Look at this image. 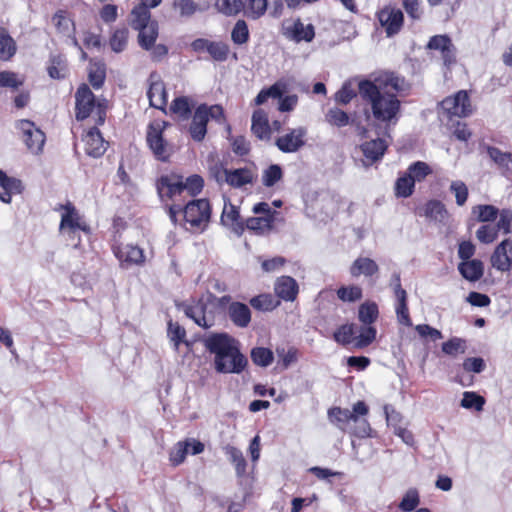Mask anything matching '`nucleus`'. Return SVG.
<instances>
[{
    "instance_id": "46",
    "label": "nucleus",
    "mask_w": 512,
    "mask_h": 512,
    "mask_svg": "<svg viewBox=\"0 0 512 512\" xmlns=\"http://www.w3.org/2000/svg\"><path fill=\"white\" fill-rule=\"evenodd\" d=\"M250 304L258 310L270 311L279 305V301L275 300L270 294H262L251 299Z\"/></svg>"
},
{
    "instance_id": "58",
    "label": "nucleus",
    "mask_w": 512,
    "mask_h": 512,
    "mask_svg": "<svg viewBox=\"0 0 512 512\" xmlns=\"http://www.w3.org/2000/svg\"><path fill=\"white\" fill-rule=\"evenodd\" d=\"M337 295L344 302H354L362 297V289L356 285L341 287L338 289Z\"/></svg>"
},
{
    "instance_id": "6",
    "label": "nucleus",
    "mask_w": 512,
    "mask_h": 512,
    "mask_svg": "<svg viewBox=\"0 0 512 512\" xmlns=\"http://www.w3.org/2000/svg\"><path fill=\"white\" fill-rule=\"evenodd\" d=\"M182 212L184 221L191 229L203 230L211 215L210 204L206 199H198L189 202L183 210L176 205L169 207V217L173 223L177 222V214Z\"/></svg>"
},
{
    "instance_id": "48",
    "label": "nucleus",
    "mask_w": 512,
    "mask_h": 512,
    "mask_svg": "<svg viewBox=\"0 0 512 512\" xmlns=\"http://www.w3.org/2000/svg\"><path fill=\"white\" fill-rule=\"evenodd\" d=\"M170 110L173 114L181 119H187L191 112V103L186 97H179L174 99L171 104Z\"/></svg>"
},
{
    "instance_id": "9",
    "label": "nucleus",
    "mask_w": 512,
    "mask_h": 512,
    "mask_svg": "<svg viewBox=\"0 0 512 512\" xmlns=\"http://www.w3.org/2000/svg\"><path fill=\"white\" fill-rule=\"evenodd\" d=\"M211 174L218 184H227L235 188L250 184L254 179L253 171L248 168L232 170L222 165H215L211 168Z\"/></svg>"
},
{
    "instance_id": "22",
    "label": "nucleus",
    "mask_w": 512,
    "mask_h": 512,
    "mask_svg": "<svg viewBox=\"0 0 512 512\" xmlns=\"http://www.w3.org/2000/svg\"><path fill=\"white\" fill-rule=\"evenodd\" d=\"M428 48L441 52L444 65L449 67L455 62V51L451 40L445 35L433 36L428 42Z\"/></svg>"
},
{
    "instance_id": "4",
    "label": "nucleus",
    "mask_w": 512,
    "mask_h": 512,
    "mask_svg": "<svg viewBox=\"0 0 512 512\" xmlns=\"http://www.w3.org/2000/svg\"><path fill=\"white\" fill-rule=\"evenodd\" d=\"M60 213L59 232L60 235L73 247L80 244L81 233L89 234L90 227L84 216L71 203L60 205L56 209Z\"/></svg>"
},
{
    "instance_id": "23",
    "label": "nucleus",
    "mask_w": 512,
    "mask_h": 512,
    "mask_svg": "<svg viewBox=\"0 0 512 512\" xmlns=\"http://www.w3.org/2000/svg\"><path fill=\"white\" fill-rule=\"evenodd\" d=\"M221 222L224 226L230 228L232 231H234L237 234H240L244 230L243 222L240 218V213L238 208L231 204L230 202L224 203L222 215H221Z\"/></svg>"
},
{
    "instance_id": "42",
    "label": "nucleus",
    "mask_w": 512,
    "mask_h": 512,
    "mask_svg": "<svg viewBox=\"0 0 512 512\" xmlns=\"http://www.w3.org/2000/svg\"><path fill=\"white\" fill-rule=\"evenodd\" d=\"M425 215L435 221L443 222L447 218V211L439 201H430L425 206Z\"/></svg>"
},
{
    "instance_id": "54",
    "label": "nucleus",
    "mask_w": 512,
    "mask_h": 512,
    "mask_svg": "<svg viewBox=\"0 0 512 512\" xmlns=\"http://www.w3.org/2000/svg\"><path fill=\"white\" fill-rule=\"evenodd\" d=\"M183 190L186 191L189 195H197L199 194L204 186L203 178L199 175H191L187 178H183Z\"/></svg>"
},
{
    "instance_id": "25",
    "label": "nucleus",
    "mask_w": 512,
    "mask_h": 512,
    "mask_svg": "<svg viewBox=\"0 0 512 512\" xmlns=\"http://www.w3.org/2000/svg\"><path fill=\"white\" fill-rule=\"evenodd\" d=\"M395 297L397 299L395 310L399 323L405 326H411L412 322L407 306V293L404 289L401 288L399 283L395 287Z\"/></svg>"
},
{
    "instance_id": "51",
    "label": "nucleus",
    "mask_w": 512,
    "mask_h": 512,
    "mask_svg": "<svg viewBox=\"0 0 512 512\" xmlns=\"http://www.w3.org/2000/svg\"><path fill=\"white\" fill-rule=\"evenodd\" d=\"M472 213L477 216L480 222H489L497 217L498 210L492 205H478L473 207Z\"/></svg>"
},
{
    "instance_id": "63",
    "label": "nucleus",
    "mask_w": 512,
    "mask_h": 512,
    "mask_svg": "<svg viewBox=\"0 0 512 512\" xmlns=\"http://www.w3.org/2000/svg\"><path fill=\"white\" fill-rule=\"evenodd\" d=\"M0 187L3 191H10V193H21L22 183L20 180L8 177L3 171L0 170Z\"/></svg>"
},
{
    "instance_id": "31",
    "label": "nucleus",
    "mask_w": 512,
    "mask_h": 512,
    "mask_svg": "<svg viewBox=\"0 0 512 512\" xmlns=\"http://www.w3.org/2000/svg\"><path fill=\"white\" fill-rule=\"evenodd\" d=\"M378 271V265L370 258H358L350 268V273L354 277L360 275L372 276Z\"/></svg>"
},
{
    "instance_id": "62",
    "label": "nucleus",
    "mask_w": 512,
    "mask_h": 512,
    "mask_svg": "<svg viewBox=\"0 0 512 512\" xmlns=\"http://www.w3.org/2000/svg\"><path fill=\"white\" fill-rule=\"evenodd\" d=\"M23 84V78L12 71L0 72V87L16 89Z\"/></svg>"
},
{
    "instance_id": "5",
    "label": "nucleus",
    "mask_w": 512,
    "mask_h": 512,
    "mask_svg": "<svg viewBox=\"0 0 512 512\" xmlns=\"http://www.w3.org/2000/svg\"><path fill=\"white\" fill-rule=\"evenodd\" d=\"M76 118L84 120L91 118L95 124L101 125L106 117L104 100L96 99L90 88L82 84L75 94Z\"/></svg>"
},
{
    "instance_id": "28",
    "label": "nucleus",
    "mask_w": 512,
    "mask_h": 512,
    "mask_svg": "<svg viewBox=\"0 0 512 512\" xmlns=\"http://www.w3.org/2000/svg\"><path fill=\"white\" fill-rule=\"evenodd\" d=\"M253 133L260 139H268L270 137V125L266 113L258 109L252 116Z\"/></svg>"
},
{
    "instance_id": "34",
    "label": "nucleus",
    "mask_w": 512,
    "mask_h": 512,
    "mask_svg": "<svg viewBox=\"0 0 512 512\" xmlns=\"http://www.w3.org/2000/svg\"><path fill=\"white\" fill-rule=\"evenodd\" d=\"M268 0H245L243 12L251 19H259L267 10Z\"/></svg>"
},
{
    "instance_id": "64",
    "label": "nucleus",
    "mask_w": 512,
    "mask_h": 512,
    "mask_svg": "<svg viewBox=\"0 0 512 512\" xmlns=\"http://www.w3.org/2000/svg\"><path fill=\"white\" fill-rule=\"evenodd\" d=\"M488 153L496 163L512 171V154L503 153L497 148H490Z\"/></svg>"
},
{
    "instance_id": "37",
    "label": "nucleus",
    "mask_w": 512,
    "mask_h": 512,
    "mask_svg": "<svg viewBox=\"0 0 512 512\" xmlns=\"http://www.w3.org/2000/svg\"><path fill=\"white\" fill-rule=\"evenodd\" d=\"M406 173L413 179L414 182H421L427 176L432 174V168L426 162L416 161L408 167Z\"/></svg>"
},
{
    "instance_id": "44",
    "label": "nucleus",
    "mask_w": 512,
    "mask_h": 512,
    "mask_svg": "<svg viewBox=\"0 0 512 512\" xmlns=\"http://www.w3.org/2000/svg\"><path fill=\"white\" fill-rule=\"evenodd\" d=\"M168 337L173 343L174 349L178 350L181 343L185 342L186 331L177 322L169 321L168 323Z\"/></svg>"
},
{
    "instance_id": "10",
    "label": "nucleus",
    "mask_w": 512,
    "mask_h": 512,
    "mask_svg": "<svg viewBox=\"0 0 512 512\" xmlns=\"http://www.w3.org/2000/svg\"><path fill=\"white\" fill-rule=\"evenodd\" d=\"M157 191L163 202L175 201L183 190V176L175 172L161 175L157 180Z\"/></svg>"
},
{
    "instance_id": "55",
    "label": "nucleus",
    "mask_w": 512,
    "mask_h": 512,
    "mask_svg": "<svg viewBox=\"0 0 512 512\" xmlns=\"http://www.w3.org/2000/svg\"><path fill=\"white\" fill-rule=\"evenodd\" d=\"M105 79V67L102 63H91L89 66V81L94 88H99Z\"/></svg>"
},
{
    "instance_id": "1",
    "label": "nucleus",
    "mask_w": 512,
    "mask_h": 512,
    "mask_svg": "<svg viewBox=\"0 0 512 512\" xmlns=\"http://www.w3.org/2000/svg\"><path fill=\"white\" fill-rule=\"evenodd\" d=\"M361 97L369 102L374 118L384 123H395L400 113V101L391 90L404 88L403 79L384 72L373 80H363L358 84Z\"/></svg>"
},
{
    "instance_id": "43",
    "label": "nucleus",
    "mask_w": 512,
    "mask_h": 512,
    "mask_svg": "<svg viewBox=\"0 0 512 512\" xmlns=\"http://www.w3.org/2000/svg\"><path fill=\"white\" fill-rule=\"evenodd\" d=\"M208 54L215 61H226L230 54L229 45L222 41H211Z\"/></svg>"
},
{
    "instance_id": "41",
    "label": "nucleus",
    "mask_w": 512,
    "mask_h": 512,
    "mask_svg": "<svg viewBox=\"0 0 512 512\" xmlns=\"http://www.w3.org/2000/svg\"><path fill=\"white\" fill-rule=\"evenodd\" d=\"M251 359L253 363L260 367H267L274 360L273 352L265 347H255L251 350Z\"/></svg>"
},
{
    "instance_id": "17",
    "label": "nucleus",
    "mask_w": 512,
    "mask_h": 512,
    "mask_svg": "<svg viewBox=\"0 0 512 512\" xmlns=\"http://www.w3.org/2000/svg\"><path fill=\"white\" fill-rule=\"evenodd\" d=\"M384 413L387 424L393 427L395 435L401 438L406 445L413 446L415 444L414 435L407 427L400 425L402 421L401 414L396 412L390 405L384 406Z\"/></svg>"
},
{
    "instance_id": "40",
    "label": "nucleus",
    "mask_w": 512,
    "mask_h": 512,
    "mask_svg": "<svg viewBox=\"0 0 512 512\" xmlns=\"http://www.w3.org/2000/svg\"><path fill=\"white\" fill-rule=\"evenodd\" d=\"M209 5V0L202 3H196L194 0H178L176 3V7L183 16H190L196 11H205L209 8Z\"/></svg>"
},
{
    "instance_id": "8",
    "label": "nucleus",
    "mask_w": 512,
    "mask_h": 512,
    "mask_svg": "<svg viewBox=\"0 0 512 512\" xmlns=\"http://www.w3.org/2000/svg\"><path fill=\"white\" fill-rule=\"evenodd\" d=\"M223 117L224 111L220 105H200L193 115L192 123L189 128L191 137L195 141L203 140L207 132L206 126L209 119L221 121Z\"/></svg>"
},
{
    "instance_id": "61",
    "label": "nucleus",
    "mask_w": 512,
    "mask_h": 512,
    "mask_svg": "<svg viewBox=\"0 0 512 512\" xmlns=\"http://www.w3.org/2000/svg\"><path fill=\"white\" fill-rule=\"evenodd\" d=\"M419 504V494L415 489L408 490L399 503V508L404 512L413 511Z\"/></svg>"
},
{
    "instance_id": "30",
    "label": "nucleus",
    "mask_w": 512,
    "mask_h": 512,
    "mask_svg": "<svg viewBox=\"0 0 512 512\" xmlns=\"http://www.w3.org/2000/svg\"><path fill=\"white\" fill-rule=\"evenodd\" d=\"M229 315L233 323L239 327H246L251 320V313L245 304L233 303L229 307Z\"/></svg>"
},
{
    "instance_id": "18",
    "label": "nucleus",
    "mask_w": 512,
    "mask_h": 512,
    "mask_svg": "<svg viewBox=\"0 0 512 512\" xmlns=\"http://www.w3.org/2000/svg\"><path fill=\"white\" fill-rule=\"evenodd\" d=\"M114 253L122 266L142 265L145 262L143 250L136 245H119L114 248Z\"/></svg>"
},
{
    "instance_id": "56",
    "label": "nucleus",
    "mask_w": 512,
    "mask_h": 512,
    "mask_svg": "<svg viewBox=\"0 0 512 512\" xmlns=\"http://www.w3.org/2000/svg\"><path fill=\"white\" fill-rule=\"evenodd\" d=\"M282 169L279 165H271L263 171L262 182L266 187H272L282 178Z\"/></svg>"
},
{
    "instance_id": "19",
    "label": "nucleus",
    "mask_w": 512,
    "mask_h": 512,
    "mask_svg": "<svg viewBox=\"0 0 512 512\" xmlns=\"http://www.w3.org/2000/svg\"><path fill=\"white\" fill-rule=\"evenodd\" d=\"M491 264L498 271L506 272L512 267V240H503L491 256Z\"/></svg>"
},
{
    "instance_id": "13",
    "label": "nucleus",
    "mask_w": 512,
    "mask_h": 512,
    "mask_svg": "<svg viewBox=\"0 0 512 512\" xmlns=\"http://www.w3.org/2000/svg\"><path fill=\"white\" fill-rule=\"evenodd\" d=\"M17 126L28 150L33 154H39L45 143L44 133L29 120H20Z\"/></svg>"
},
{
    "instance_id": "45",
    "label": "nucleus",
    "mask_w": 512,
    "mask_h": 512,
    "mask_svg": "<svg viewBox=\"0 0 512 512\" xmlns=\"http://www.w3.org/2000/svg\"><path fill=\"white\" fill-rule=\"evenodd\" d=\"M378 317V307L374 302H365L359 307V320L364 324L373 323Z\"/></svg>"
},
{
    "instance_id": "47",
    "label": "nucleus",
    "mask_w": 512,
    "mask_h": 512,
    "mask_svg": "<svg viewBox=\"0 0 512 512\" xmlns=\"http://www.w3.org/2000/svg\"><path fill=\"white\" fill-rule=\"evenodd\" d=\"M376 338V329L371 326L362 327L359 334L355 336L354 347L361 349L370 345Z\"/></svg>"
},
{
    "instance_id": "52",
    "label": "nucleus",
    "mask_w": 512,
    "mask_h": 512,
    "mask_svg": "<svg viewBox=\"0 0 512 512\" xmlns=\"http://www.w3.org/2000/svg\"><path fill=\"white\" fill-rule=\"evenodd\" d=\"M52 22L60 33L67 34L71 31L73 26L72 20L69 18L67 13L63 10H58L53 18Z\"/></svg>"
},
{
    "instance_id": "3",
    "label": "nucleus",
    "mask_w": 512,
    "mask_h": 512,
    "mask_svg": "<svg viewBox=\"0 0 512 512\" xmlns=\"http://www.w3.org/2000/svg\"><path fill=\"white\" fill-rule=\"evenodd\" d=\"M130 25L138 31V43L141 48L150 52L153 59L164 57L168 50L164 44L156 43L158 23L151 19V13L143 7H134L130 14Z\"/></svg>"
},
{
    "instance_id": "53",
    "label": "nucleus",
    "mask_w": 512,
    "mask_h": 512,
    "mask_svg": "<svg viewBox=\"0 0 512 512\" xmlns=\"http://www.w3.org/2000/svg\"><path fill=\"white\" fill-rule=\"evenodd\" d=\"M187 455L188 452L183 440L178 441L169 452V461L172 466H179L184 463Z\"/></svg>"
},
{
    "instance_id": "35",
    "label": "nucleus",
    "mask_w": 512,
    "mask_h": 512,
    "mask_svg": "<svg viewBox=\"0 0 512 512\" xmlns=\"http://www.w3.org/2000/svg\"><path fill=\"white\" fill-rule=\"evenodd\" d=\"M414 187L415 182L413 179L407 173H404L396 180L394 192L398 198H407L413 194Z\"/></svg>"
},
{
    "instance_id": "57",
    "label": "nucleus",
    "mask_w": 512,
    "mask_h": 512,
    "mask_svg": "<svg viewBox=\"0 0 512 512\" xmlns=\"http://www.w3.org/2000/svg\"><path fill=\"white\" fill-rule=\"evenodd\" d=\"M128 42V30L126 28L117 29L110 39V45L114 52H122Z\"/></svg>"
},
{
    "instance_id": "11",
    "label": "nucleus",
    "mask_w": 512,
    "mask_h": 512,
    "mask_svg": "<svg viewBox=\"0 0 512 512\" xmlns=\"http://www.w3.org/2000/svg\"><path fill=\"white\" fill-rule=\"evenodd\" d=\"M282 35L296 43H309L315 37V29L312 24H305L299 18L287 19L282 23Z\"/></svg>"
},
{
    "instance_id": "7",
    "label": "nucleus",
    "mask_w": 512,
    "mask_h": 512,
    "mask_svg": "<svg viewBox=\"0 0 512 512\" xmlns=\"http://www.w3.org/2000/svg\"><path fill=\"white\" fill-rule=\"evenodd\" d=\"M168 123L163 120L152 121L147 129V143L153 155L160 161H168L174 153L173 146L164 138Z\"/></svg>"
},
{
    "instance_id": "27",
    "label": "nucleus",
    "mask_w": 512,
    "mask_h": 512,
    "mask_svg": "<svg viewBox=\"0 0 512 512\" xmlns=\"http://www.w3.org/2000/svg\"><path fill=\"white\" fill-rule=\"evenodd\" d=\"M387 148V144L382 139L371 140L361 145V150L367 162L372 163L379 160Z\"/></svg>"
},
{
    "instance_id": "38",
    "label": "nucleus",
    "mask_w": 512,
    "mask_h": 512,
    "mask_svg": "<svg viewBox=\"0 0 512 512\" xmlns=\"http://www.w3.org/2000/svg\"><path fill=\"white\" fill-rule=\"evenodd\" d=\"M356 328L353 324H344L334 332V339L342 345L355 344Z\"/></svg>"
},
{
    "instance_id": "50",
    "label": "nucleus",
    "mask_w": 512,
    "mask_h": 512,
    "mask_svg": "<svg viewBox=\"0 0 512 512\" xmlns=\"http://www.w3.org/2000/svg\"><path fill=\"white\" fill-rule=\"evenodd\" d=\"M442 351L450 356H456L458 354H463L466 351V343L465 340L461 338L454 337L442 344Z\"/></svg>"
},
{
    "instance_id": "36",
    "label": "nucleus",
    "mask_w": 512,
    "mask_h": 512,
    "mask_svg": "<svg viewBox=\"0 0 512 512\" xmlns=\"http://www.w3.org/2000/svg\"><path fill=\"white\" fill-rule=\"evenodd\" d=\"M273 221V215L251 217L247 219L246 227L258 234H263L271 230Z\"/></svg>"
},
{
    "instance_id": "15",
    "label": "nucleus",
    "mask_w": 512,
    "mask_h": 512,
    "mask_svg": "<svg viewBox=\"0 0 512 512\" xmlns=\"http://www.w3.org/2000/svg\"><path fill=\"white\" fill-rule=\"evenodd\" d=\"M377 19L387 36H392L400 31L404 16L400 9L387 5L377 12Z\"/></svg>"
},
{
    "instance_id": "12",
    "label": "nucleus",
    "mask_w": 512,
    "mask_h": 512,
    "mask_svg": "<svg viewBox=\"0 0 512 512\" xmlns=\"http://www.w3.org/2000/svg\"><path fill=\"white\" fill-rule=\"evenodd\" d=\"M441 112L448 118L470 115L472 107L467 92L459 91L454 96L445 98L441 102Z\"/></svg>"
},
{
    "instance_id": "20",
    "label": "nucleus",
    "mask_w": 512,
    "mask_h": 512,
    "mask_svg": "<svg viewBox=\"0 0 512 512\" xmlns=\"http://www.w3.org/2000/svg\"><path fill=\"white\" fill-rule=\"evenodd\" d=\"M150 105L157 109H163L167 104V93L160 76L151 74L149 77V88L147 92Z\"/></svg>"
},
{
    "instance_id": "39",
    "label": "nucleus",
    "mask_w": 512,
    "mask_h": 512,
    "mask_svg": "<svg viewBox=\"0 0 512 512\" xmlns=\"http://www.w3.org/2000/svg\"><path fill=\"white\" fill-rule=\"evenodd\" d=\"M250 33L244 20H237L231 31V40L236 45H244L249 41Z\"/></svg>"
},
{
    "instance_id": "32",
    "label": "nucleus",
    "mask_w": 512,
    "mask_h": 512,
    "mask_svg": "<svg viewBox=\"0 0 512 512\" xmlns=\"http://www.w3.org/2000/svg\"><path fill=\"white\" fill-rule=\"evenodd\" d=\"M215 9L217 12L231 17L238 15L244 8L243 0H216Z\"/></svg>"
},
{
    "instance_id": "2",
    "label": "nucleus",
    "mask_w": 512,
    "mask_h": 512,
    "mask_svg": "<svg viewBox=\"0 0 512 512\" xmlns=\"http://www.w3.org/2000/svg\"><path fill=\"white\" fill-rule=\"evenodd\" d=\"M206 349L214 355L213 364L218 373L240 374L248 360L240 351V343L226 333H215L204 340Z\"/></svg>"
},
{
    "instance_id": "26",
    "label": "nucleus",
    "mask_w": 512,
    "mask_h": 512,
    "mask_svg": "<svg viewBox=\"0 0 512 512\" xmlns=\"http://www.w3.org/2000/svg\"><path fill=\"white\" fill-rule=\"evenodd\" d=\"M458 270L466 280L475 282L483 276L484 266L480 260L472 259L462 261L458 265Z\"/></svg>"
},
{
    "instance_id": "21",
    "label": "nucleus",
    "mask_w": 512,
    "mask_h": 512,
    "mask_svg": "<svg viewBox=\"0 0 512 512\" xmlns=\"http://www.w3.org/2000/svg\"><path fill=\"white\" fill-rule=\"evenodd\" d=\"M85 151L89 156L98 158L102 156L108 146V143L103 139L100 132L93 128L87 131L84 138Z\"/></svg>"
},
{
    "instance_id": "24",
    "label": "nucleus",
    "mask_w": 512,
    "mask_h": 512,
    "mask_svg": "<svg viewBox=\"0 0 512 512\" xmlns=\"http://www.w3.org/2000/svg\"><path fill=\"white\" fill-rule=\"evenodd\" d=\"M275 292L280 298L293 301L298 293V285L292 277L282 276L275 283Z\"/></svg>"
},
{
    "instance_id": "29",
    "label": "nucleus",
    "mask_w": 512,
    "mask_h": 512,
    "mask_svg": "<svg viewBox=\"0 0 512 512\" xmlns=\"http://www.w3.org/2000/svg\"><path fill=\"white\" fill-rule=\"evenodd\" d=\"M17 51L15 40L9 34L7 29L0 27V60H10Z\"/></svg>"
},
{
    "instance_id": "60",
    "label": "nucleus",
    "mask_w": 512,
    "mask_h": 512,
    "mask_svg": "<svg viewBox=\"0 0 512 512\" xmlns=\"http://www.w3.org/2000/svg\"><path fill=\"white\" fill-rule=\"evenodd\" d=\"M326 121L333 126L343 127L349 123V116L341 109L332 108L326 114Z\"/></svg>"
},
{
    "instance_id": "59",
    "label": "nucleus",
    "mask_w": 512,
    "mask_h": 512,
    "mask_svg": "<svg viewBox=\"0 0 512 512\" xmlns=\"http://www.w3.org/2000/svg\"><path fill=\"white\" fill-rule=\"evenodd\" d=\"M485 400L482 396L477 395L475 392H464L461 400V406L466 409L475 408L477 411L483 409Z\"/></svg>"
},
{
    "instance_id": "49",
    "label": "nucleus",
    "mask_w": 512,
    "mask_h": 512,
    "mask_svg": "<svg viewBox=\"0 0 512 512\" xmlns=\"http://www.w3.org/2000/svg\"><path fill=\"white\" fill-rule=\"evenodd\" d=\"M225 453L231 462L235 465L236 471L238 475H241L245 472L246 469V461L243 457L242 452L233 446H227L225 448Z\"/></svg>"
},
{
    "instance_id": "16",
    "label": "nucleus",
    "mask_w": 512,
    "mask_h": 512,
    "mask_svg": "<svg viewBox=\"0 0 512 512\" xmlns=\"http://www.w3.org/2000/svg\"><path fill=\"white\" fill-rule=\"evenodd\" d=\"M306 135L307 130L304 127L291 129L276 140V146L284 153L296 152L304 146Z\"/></svg>"
},
{
    "instance_id": "33",
    "label": "nucleus",
    "mask_w": 512,
    "mask_h": 512,
    "mask_svg": "<svg viewBox=\"0 0 512 512\" xmlns=\"http://www.w3.org/2000/svg\"><path fill=\"white\" fill-rule=\"evenodd\" d=\"M47 71L52 79L59 80L65 78L68 73L66 60L61 55L52 56Z\"/></svg>"
},
{
    "instance_id": "14",
    "label": "nucleus",
    "mask_w": 512,
    "mask_h": 512,
    "mask_svg": "<svg viewBox=\"0 0 512 512\" xmlns=\"http://www.w3.org/2000/svg\"><path fill=\"white\" fill-rule=\"evenodd\" d=\"M210 298L211 295L205 299L201 298L194 305L187 306L185 309V314L203 328H210L214 325V315L208 303Z\"/></svg>"
}]
</instances>
